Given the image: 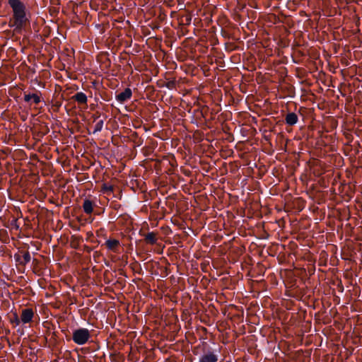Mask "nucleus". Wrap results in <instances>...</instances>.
I'll use <instances>...</instances> for the list:
<instances>
[{"mask_svg": "<svg viewBox=\"0 0 362 362\" xmlns=\"http://www.w3.org/2000/svg\"><path fill=\"white\" fill-rule=\"evenodd\" d=\"M8 4L13 12L15 25L18 27L22 26L25 22V7L20 0H8Z\"/></svg>", "mask_w": 362, "mask_h": 362, "instance_id": "obj_1", "label": "nucleus"}, {"mask_svg": "<svg viewBox=\"0 0 362 362\" xmlns=\"http://www.w3.org/2000/svg\"><path fill=\"white\" fill-rule=\"evenodd\" d=\"M90 337V334L89 331L85 328H81L75 330L73 332V340L74 341L78 344L83 345L86 344Z\"/></svg>", "mask_w": 362, "mask_h": 362, "instance_id": "obj_2", "label": "nucleus"}, {"mask_svg": "<svg viewBox=\"0 0 362 362\" xmlns=\"http://www.w3.org/2000/svg\"><path fill=\"white\" fill-rule=\"evenodd\" d=\"M34 316V312L31 308H25L22 310L21 315V320L23 324L28 323L32 321Z\"/></svg>", "mask_w": 362, "mask_h": 362, "instance_id": "obj_3", "label": "nucleus"}, {"mask_svg": "<svg viewBox=\"0 0 362 362\" xmlns=\"http://www.w3.org/2000/svg\"><path fill=\"white\" fill-rule=\"evenodd\" d=\"M119 245V240L116 239H109L105 243L108 250L115 252H117Z\"/></svg>", "mask_w": 362, "mask_h": 362, "instance_id": "obj_4", "label": "nucleus"}, {"mask_svg": "<svg viewBox=\"0 0 362 362\" xmlns=\"http://www.w3.org/2000/svg\"><path fill=\"white\" fill-rule=\"evenodd\" d=\"M132 90L129 88H126L123 92L117 95V100L120 103H124L132 97Z\"/></svg>", "mask_w": 362, "mask_h": 362, "instance_id": "obj_5", "label": "nucleus"}, {"mask_svg": "<svg viewBox=\"0 0 362 362\" xmlns=\"http://www.w3.org/2000/svg\"><path fill=\"white\" fill-rule=\"evenodd\" d=\"M217 356L211 352L204 354L200 358V362H217Z\"/></svg>", "mask_w": 362, "mask_h": 362, "instance_id": "obj_6", "label": "nucleus"}, {"mask_svg": "<svg viewBox=\"0 0 362 362\" xmlns=\"http://www.w3.org/2000/svg\"><path fill=\"white\" fill-rule=\"evenodd\" d=\"M83 209L87 214H90L93 211V203L89 199H85L83 204Z\"/></svg>", "mask_w": 362, "mask_h": 362, "instance_id": "obj_7", "label": "nucleus"}, {"mask_svg": "<svg viewBox=\"0 0 362 362\" xmlns=\"http://www.w3.org/2000/svg\"><path fill=\"white\" fill-rule=\"evenodd\" d=\"M298 121V117L296 114L292 112L289 113L286 117V122L288 124L293 125L295 124Z\"/></svg>", "mask_w": 362, "mask_h": 362, "instance_id": "obj_8", "label": "nucleus"}, {"mask_svg": "<svg viewBox=\"0 0 362 362\" xmlns=\"http://www.w3.org/2000/svg\"><path fill=\"white\" fill-rule=\"evenodd\" d=\"M74 98L81 104H86L87 102V97L83 93H77L74 96Z\"/></svg>", "mask_w": 362, "mask_h": 362, "instance_id": "obj_9", "label": "nucleus"}, {"mask_svg": "<svg viewBox=\"0 0 362 362\" xmlns=\"http://www.w3.org/2000/svg\"><path fill=\"white\" fill-rule=\"evenodd\" d=\"M24 100L26 102L33 100L35 104H38L40 102V98L36 94H28L24 96Z\"/></svg>", "mask_w": 362, "mask_h": 362, "instance_id": "obj_10", "label": "nucleus"}, {"mask_svg": "<svg viewBox=\"0 0 362 362\" xmlns=\"http://www.w3.org/2000/svg\"><path fill=\"white\" fill-rule=\"evenodd\" d=\"M145 240L150 244H154L156 241V235L153 233H149L146 235Z\"/></svg>", "mask_w": 362, "mask_h": 362, "instance_id": "obj_11", "label": "nucleus"}, {"mask_svg": "<svg viewBox=\"0 0 362 362\" xmlns=\"http://www.w3.org/2000/svg\"><path fill=\"white\" fill-rule=\"evenodd\" d=\"M11 322L12 324L15 325V326H18L21 323V320L16 313H13V318L11 319Z\"/></svg>", "mask_w": 362, "mask_h": 362, "instance_id": "obj_12", "label": "nucleus"}, {"mask_svg": "<svg viewBox=\"0 0 362 362\" xmlns=\"http://www.w3.org/2000/svg\"><path fill=\"white\" fill-rule=\"evenodd\" d=\"M24 263H28L30 260V255L29 252H25L23 255Z\"/></svg>", "mask_w": 362, "mask_h": 362, "instance_id": "obj_13", "label": "nucleus"}, {"mask_svg": "<svg viewBox=\"0 0 362 362\" xmlns=\"http://www.w3.org/2000/svg\"><path fill=\"white\" fill-rule=\"evenodd\" d=\"M102 126H103V122H102V121H100V122H99L96 124V126H95V130H97V131H100V130L101 129V128H102Z\"/></svg>", "mask_w": 362, "mask_h": 362, "instance_id": "obj_14", "label": "nucleus"}, {"mask_svg": "<svg viewBox=\"0 0 362 362\" xmlns=\"http://www.w3.org/2000/svg\"><path fill=\"white\" fill-rule=\"evenodd\" d=\"M105 189L110 190V191H112V187H105Z\"/></svg>", "mask_w": 362, "mask_h": 362, "instance_id": "obj_15", "label": "nucleus"}]
</instances>
